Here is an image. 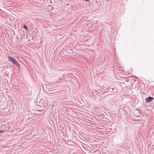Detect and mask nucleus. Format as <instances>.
Listing matches in <instances>:
<instances>
[{
  "instance_id": "5",
  "label": "nucleus",
  "mask_w": 154,
  "mask_h": 154,
  "mask_svg": "<svg viewBox=\"0 0 154 154\" xmlns=\"http://www.w3.org/2000/svg\"><path fill=\"white\" fill-rule=\"evenodd\" d=\"M4 131H0V134H1L2 133V132H3Z\"/></svg>"
},
{
  "instance_id": "4",
  "label": "nucleus",
  "mask_w": 154,
  "mask_h": 154,
  "mask_svg": "<svg viewBox=\"0 0 154 154\" xmlns=\"http://www.w3.org/2000/svg\"><path fill=\"white\" fill-rule=\"evenodd\" d=\"M23 27L26 30H27L28 29V27L26 25H24L23 26Z\"/></svg>"
},
{
  "instance_id": "2",
  "label": "nucleus",
  "mask_w": 154,
  "mask_h": 154,
  "mask_svg": "<svg viewBox=\"0 0 154 154\" xmlns=\"http://www.w3.org/2000/svg\"><path fill=\"white\" fill-rule=\"evenodd\" d=\"M48 91L49 92H48V93L51 94H53L55 93L58 92V91H56V90L55 89L49 90H48Z\"/></svg>"
},
{
  "instance_id": "6",
  "label": "nucleus",
  "mask_w": 154,
  "mask_h": 154,
  "mask_svg": "<svg viewBox=\"0 0 154 154\" xmlns=\"http://www.w3.org/2000/svg\"><path fill=\"white\" fill-rule=\"evenodd\" d=\"M60 79H61V80H62V78H60Z\"/></svg>"
},
{
  "instance_id": "7",
  "label": "nucleus",
  "mask_w": 154,
  "mask_h": 154,
  "mask_svg": "<svg viewBox=\"0 0 154 154\" xmlns=\"http://www.w3.org/2000/svg\"><path fill=\"white\" fill-rule=\"evenodd\" d=\"M111 89H112V90L114 89L113 88H111Z\"/></svg>"
},
{
  "instance_id": "3",
  "label": "nucleus",
  "mask_w": 154,
  "mask_h": 154,
  "mask_svg": "<svg viewBox=\"0 0 154 154\" xmlns=\"http://www.w3.org/2000/svg\"><path fill=\"white\" fill-rule=\"evenodd\" d=\"M154 99V98L152 97H149L147 98H146L145 99L146 101V102L148 103L150 101H152Z\"/></svg>"
},
{
  "instance_id": "1",
  "label": "nucleus",
  "mask_w": 154,
  "mask_h": 154,
  "mask_svg": "<svg viewBox=\"0 0 154 154\" xmlns=\"http://www.w3.org/2000/svg\"><path fill=\"white\" fill-rule=\"evenodd\" d=\"M8 60L13 64L17 65V67H19L20 66V65L18 63L17 61L12 57L9 56L8 57Z\"/></svg>"
}]
</instances>
